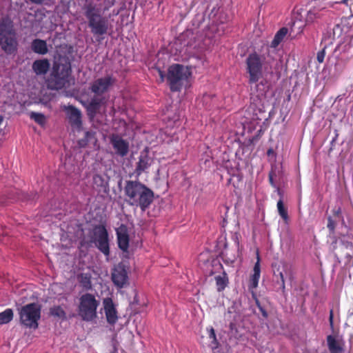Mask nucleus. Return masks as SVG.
<instances>
[{
    "label": "nucleus",
    "mask_w": 353,
    "mask_h": 353,
    "mask_svg": "<svg viewBox=\"0 0 353 353\" xmlns=\"http://www.w3.org/2000/svg\"><path fill=\"white\" fill-rule=\"evenodd\" d=\"M273 59L269 47H266L260 53L250 54L245 61L249 83H256L263 77V72H269Z\"/></svg>",
    "instance_id": "1"
},
{
    "label": "nucleus",
    "mask_w": 353,
    "mask_h": 353,
    "mask_svg": "<svg viewBox=\"0 0 353 353\" xmlns=\"http://www.w3.org/2000/svg\"><path fill=\"white\" fill-rule=\"evenodd\" d=\"M127 202L144 211L153 200V192L145 185L137 181H127L124 188Z\"/></svg>",
    "instance_id": "2"
},
{
    "label": "nucleus",
    "mask_w": 353,
    "mask_h": 353,
    "mask_svg": "<svg viewBox=\"0 0 353 353\" xmlns=\"http://www.w3.org/2000/svg\"><path fill=\"white\" fill-rule=\"evenodd\" d=\"M326 8L327 3L325 0H317L315 1L314 6L307 13L299 10L294 12L291 26L292 32L295 35L301 34L305 26L320 18L322 16L321 12Z\"/></svg>",
    "instance_id": "3"
},
{
    "label": "nucleus",
    "mask_w": 353,
    "mask_h": 353,
    "mask_svg": "<svg viewBox=\"0 0 353 353\" xmlns=\"http://www.w3.org/2000/svg\"><path fill=\"white\" fill-rule=\"evenodd\" d=\"M85 16L88 20V26L94 35H103L109 29L108 21L103 17L96 6L92 3L84 6Z\"/></svg>",
    "instance_id": "4"
},
{
    "label": "nucleus",
    "mask_w": 353,
    "mask_h": 353,
    "mask_svg": "<svg viewBox=\"0 0 353 353\" xmlns=\"http://www.w3.org/2000/svg\"><path fill=\"white\" fill-rule=\"evenodd\" d=\"M191 75L188 67L179 64L171 65L168 72V80L172 91H179L186 85L188 79Z\"/></svg>",
    "instance_id": "5"
},
{
    "label": "nucleus",
    "mask_w": 353,
    "mask_h": 353,
    "mask_svg": "<svg viewBox=\"0 0 353 353\" xmlns=\"http://www.w3.org/2000/svg\"><path fill=\"white\" fill-rule=\"evenodd\" d=\"M0 45L7 53H12L16 49L15 33L9 19H3L0 22Z\"/></svg>",
    "instance_id": "6"
},
{
    "label": "nucleus",
    "mask_w": 353,
    "mask_h": 353,
    "mask_svg": "<svg viewBox=\"0 0 353 353\" xmlns=\"http://www.w3.org/2000/svg\"><path fill=\"white\" fill-rule=\"evenodd\" d=\"M99 301L95 296L90 293H85L79 298V315L86 321H91L97 317V310Z\"/></svg>",
    "instance_id": "7"
},
{
    "label": "nucleus",
    "mask_w": 353,
    "mask_h": 353,
    "mask_svg": "<svg viewBox=\"0 0 353 353\" xmlns=\"http://www.w3.org/2000/svg\"><path fill=\"white\" fill-rule=\"evenodd\" d=\"M71 72L70 64H55L53 72L49 80V85L53 90H59L69 84V78Z\"/></svg>",
    "instance_id": "8"
},
{
    "label": "nucleus",
    "mask_w": 353,
    "mask_h": 353,
    "mask_svg": "<svg viewBox=\"0 0 353 353\" xmlns=\"http://www.w3.org/2000/svg\"><path fill=\"white\" fill-rule=\"evenodd\" d=\"M21 324L27 327L36 329L41 317V307L37 303H30L23 306L19 310Z\"/></svg>",
    "instance_id": "9"
},
{
    "label": "nucleus",
    "mask_w": 353,
    "mask_h": 353,
    "mask_svg": "<svg viewBox=\"0 0 353 353\" xmlns=\"http://www.w3.org/2000/svg\"><path fill=\"white\" fill-rule=\"evenodd\" d=\"M335 54L337 61L334 65V70L337 74L343 70L345 64L352 57V46L350 43H342L338 45L335 49Z\"/></svg>",
    "instance_id": "10"
},
{
    "label": "nucleus",
    "mask_w": 353,
    "mask_h": 353,
    "mask_svg": "<svg viewBox=\"0 0 353 353\" xmlns=\"http://www.w3.org/2000/svg\"><path fill=\"white\" fill-rule=\"evenodd\" d=\"M92 241L101 252L106 256L109 255L108 234L105 227L99 225L94 228Z\"/></svg>",
    "instance_id": "11"
},
{
    "label": "nucleus",
    "mask_w": 353,
    "mask_h": 353,
    "mask_svg": "<svg viewBox=\"0 0 353 353\" xmlns=\"http://www.w3.org/2000/svg\"><path fill=\"white\" fill-rule=\"evenodd\" d=\"M291 276V267L285 263H281L278 265L277 268L274 270V278L276 284L282 292H284L285 289V279L290 278Z\"/></svg>",
    "instance_id": "12"
},
{
    "label": "nucleus",
    "mask_w": 353,
    "mask_h": 353,
    "mask_svg": "<svg viewBox=\"0 0 353 353\" xmlns=\"http://www.w3.org/2000/svg\"><path fill=\"white\" fill-rule=\"evenodd\" d=\"M63 110L65 112L66 118L68 120L73 130L79 131L81 129V112L73 105H63Z\"/></svg>",
    "instance_id": "13"
},
{
    "label": "nucleus",
    "mask_w": 353,
    "mask_h": 353,
    "mask_svg": "<svg viewBox=\"0 0 353 353\" xmlns=\"http://www.w3.org/2000/svg\"><path fill=\"white\" fill-rule=\"evenodd\" d=\"M114 82L110 75L97 79L90 85V90L97 96H99L109 90Z\"/></svg>",
    "instance_id": "14"
},
{
    "label": "nucleus",
    "mask_w": 353,
    "mask_h": 353,
    "mask_svg": "<svg viewBox=\"0 0 353 353\" xmlns=\"http://www.w3.org/2000/svg\"><path fill=\"white\" fill-rule=\"evenodd\" d=\"M327 345L330 353H343L344 352L345 341L340 336H327Z\"/></svg>",
    "instance_id": "15"
},
{
    "label": "nucleus",
    "mask_w": 353,
    "mask_h": 353,
    "mask_svg": "<svg viewBox=\"0 0 353 353\" xmlns=\"http://www.w3.org/2000/svg\"><path fill=\"white\" fill-rule=\"evenodd\" d=\"M110 143L115 150L117 154L124 157L128 153L129 143L117 134H113L110 137Z\"/></svg>",
    "instance_id": "16"
},
{
    "label": "nucleus",
    "mask_w": 353,
    "mask_h": 353,
    "mask_svg": "<svg viewBox=\"0 0 353 353\" xmlns=\"http://www.w3.org/2000/svg\"><path fill=\"white\" fill-rule=\"evenodd\" d=\"M103 308L110 324H114L118 320L117 312L111 298H105L103 301Z\"/></svg>",
    "instance_id": "17"
},
{
    "label": "nucleus",
    "mask_w": 353,
    "mask_h": 353,
    "mask_svg": "<svg viewBox=\"0 0 353 353\" xmlns=\"http://www.w3.org/2000/svg\"><path fill=\"white\" fill-rule=\"evenodd\" d=\"M112 281L119 288H123L128 281V275L125 269L122 265H118L112 272Z\"/></svg>",
    "instance_id": "18"
},
{
    "label": "nucleus",
    "mask_w": 353,
    "mask_h": 353,
    "mask_svg": "<svg viewBox=\"0 0 353 353\" xmlns=\"http://www.w3.org/2000/svg\"><path fill=\"white\" fill-rule=\"evenodd\" d=\"M118 245L121 250L127 251L129 246V236L128 228L125 225H121L117 229Z\"/></svg>",
    "instance_id": "19"
},
{
    "label": "nucleus",
    "mask_w": 353,
    "mask_h": 353,
    "mask_svg": "<svg viewBox=\"0 0 353 353\" xmlns=\"http://www.w3.org/2000/svg\"><path fill=\"white\" fill-rule=\"evenodd\" d=\"M152 163L153 159L148 155L147 152H141L136 168L137 174L139 175L147 170Z\"/></svg>",
    "instance_id": "20"
},
{
    "label": "nucleus",
    "mask_w": 353,
    "mask_h": 353,
    "mask_svg": "<svg viewBox=\"0 0 353 353\" xmlns=\"http://www.w3.org/2000/svg\"><path fill=\"white\" fill-rule=\"evenodd\" d=\"M50 67V61L46 59H43L34 61L32 68L37 75H43L48 72Z\"/></svg>",
    "instance_id": "21"
},
{
    "label": "nucleus",
    "mask_w": 353,
    "mask_h": 353,
    "mask_svg": "<svg viewBox=\"0 0 353 353\" xmlns=\"http://www.w3.org/2000/svg\"><path fill=\"white\" fill-rule=\"evenodd\" d=\"M31 49L34 53L42 55L47 54L48 52L46 41L39 39H35L32 41Z\"/></svg>",
    "instance_id": "22"
},
{
    "label": "nucleus",
    "mask_w": 353,
    "mask_h": 353,
    "mask_svg": "<svg viewBox=\"0 0 353 353\" xmlns=\"http://www.w3.org/2000/svg\"><path fill=\"white\" fill-rule=\"evenodd\" d=\"M259 256L257 255V261L255 263L253 269V274L250 278V287L252 288H255L257 287L259 283V280L260 278L261 270H260V261Z\"/></svg>",
    "instance_id": "23"
},
{
    "label": "nucleus",
    "mask_w": 353,
    "mask_h": 353,
    "mask_svg": "<svg viewBox=\"0 0 353 353\" xmlns=\"http://www.w3.org/2000/svg\"><path fill=\"white\" fill-rule=\"evenodd\" d=\"M261 121V119L255 114L250 120H245L242 123L243 128L248 129L249 132H251L256 128V125H259Z\"/></svg>",
    "instance_id": "24"
},
{
    "label": "nucleus",
    "mask_w": 353,
    "mask_h": 353,
    "mask_svg": "<svg viewBox=\"0 0 353 353\" xmlns=\"http://www.w3.org/2000/svg\"><path fill=\"white\" fill-rule=\"evenodd\" d=\"M287 33V28H282L281 29H280L275 34L271 43L270 47L272 48H276L279 45V43L283 41V38L285 37Z\"/></svg>",
    "instance_id": "25"
},
{
    "label": "nucleus",
    "mask_w": 353,
    "mask_h": 353,
    "mask_svg": "<svg viewBox=\"0 0 353 353\" xmlns=\"http://www.w3.org/2000/svg\"><path fill=\"white\" fill-rule=\"evenodd\" d=\"M14 316L13 311L12 309H6L0 313V325L7 324L10 322Z\"/></svg>",
    "instance_id": "26"
},
{
    "label": "nucleus",
    "mask_w": 353,
    "mask_h": 353,
    "mask_svg": "<svg viewBox=\"0 0 353 353\" xmlns=\"http://www.w3.org/2000/svg\"><path fill=\"white\" fill-rule=\"evenodd\" d=\"M218 291H222L227 286L228 280L225 274L215 277Z\"/></svg>",
    "instance_id": "27"
},
{
    "label": "nucleus",
    "mask_w": 353,
    "mask_h": 353,
    "mask_svg": "<svg viewBox=\"0 0 353 353\" xmlns=\"http://www.w3.org/2000/svg\"><path fill=\"white\" fill-rule=\"evenodd\" d=\"M102 101L98 97L92 99L88 105V110L91 113H94L99 108Z\"/></svg>",
    "instance_id": "28"
},
{
    "label": "nucleus",
    "mask_w": 353,
    "mask_h": 353,
    "mask_svg": "<svg viewBox=\"0 0 353 353\" xmlns=\"http://www.w3.org/2000/svg\"><path fill=\"white\" fill-rule=\"evenodd\" d=\"M50 313L52 316L57 317L59 319H65V312L62 307L60 306L52 307L50 310Z\"/></svg>",
    "instance_id": "29"
},
{
    "label": "nucleus",
    "mask_w": 353,
    "mask_h": 353,
    "mask_svg": "<svg viewBox=\"0 0 353 353\" xmlns=\"http://www.w3.org/2000/svg\"><path fill=\"white\" fill-rule=\"evenodd\" d=\"M209 339L210 340L211 345L212 348H217L219 345L218 341L216 339L215 331L212 327H207Z\"/></svg>",
    "instance_id": "30"
},
{
    "label": "nucleus",
    "mask_w": 353,
    "mask_h": 353,
    "mask_svg": "<svg viewBox=\"0 0 353 353\" xmlns=\"http://www.w3.org/2000/svg\"><path fill=\"white\" fill-rule=\"evenodd\" d=\"M277 209L279 215L285 222H287L288 220V212L284 207L282 199H279V201L277 202Z\"/></svg>",
    "instance_id": "31"
},
{
    "label": "nucleus",
    "mask_w": 353,
    "mask_h": 353,
    "mask_svg": "<svg viewBox=\"0 0 353 353\" xmlns=\"http://www.w3.org/2000/svg\"><path fill=\"white\" fill-rule=\"evenodd\" d=\"M30 117L32 119L34 120L35 122L40 125H43L46 123V117L41 113L31 112L30 113Z\"/></svg>",
    "instance_id": "32"
},
{
    "label": "nucleus",
    "mask_w": 353,
    "mask_h": 353,
    "mask_svg": "<svg viewBox=\"0 0 353 353\" xmlns=\"http://www.w3.org/2000/svg\"><path fill=\"white\" fill-rule=\"evenodd\" d=\"M325 56V48L317 53L316 59L319 63H323Z\"/></svg>",
    "instance_id": "33"
},
{
    "label": "nucleus",
    "mask_w": 353,
    "mask_h": 353,
    "mask_svg": "<svg viewBox=\"0 0 353 353\" xmlns=\"http://www.w3.org/2000/svg\"><path fill=\"white\" fill-rule=\"evenodd\" d=\"M327 228L333 231L334 229V223L332 221L331 218L328 219V223H327Z\"/></svg>",
    "instance_id": "34"
},
{
    "label": "nucleus",
    "mask_w": 353,
    "mask_h": 353,
    "mask_svg": "<svg viewBox=\"0 0 353 353\" xmlns=\"http://www.w3.org/2000/svg\"><path fill=\"white\" fill-rule=\"evenodd\" d=\"M92 136H93V134L92 132H85V137L88 140H90Z\"/></svg>",
    "instance_id": "35"
},
{
    "label": "nucleus",
    "mask_w": 353,
    "mask_h": 353,
    "mask_svg": "<svg viewBox=\"0 0 353 353\" xmlns=\"http://www.w3.org/2000/svg\"><path fill=\"white\" fill-rule=\"evenodd\" d=\"M159 76H160V78H161V81H164V74H163V72L159 70Z\"/></svg>",
    "instance_id": "36"
},
{
    "label": "nucleus",
    "mask_w": 353,
    "mask_h": 353,
    "mask_svg": "<svg viewBox=\"0 0 353 353\" xmlns=\"http://www.w3.org/2000/svg\"><path fill=\"white\" fill-rule=\"evenodd\" d=\"M90 286H91V285H90V281L88 279V280H87V281H86V283H85V284H84V287H85V288H90Z\"/></svg>",
    "instance_id": "37"
},
{
    "label": "nucleus",
    "mask_w": 353,
    "mask_h": 353,
    "mask_svg": "<svg viewBox=\"0 0 353 353\" xmlns=\"http://www.w3.org/2000/svg\"><path fill=\"white\" fill-rule=\"evenodd\" d=\"M31 2L37 4L41 3L43 0H30Z\"/></svg>",
    "instance_id": "38"
},
{
    "label": "nucleus",
    "mask_w": 353,
    "mask_h": 353,
    "mask_svg": "<svg viewBox=\"0 0 353 353\" xmlns=\"http://www.w3.org/2000/svg\"><path fill=\"white\" fill-rule=\"evenodd\" d=\"M332 319H333V312H332V310H331L330 314V321L331 324L332 323Z\"/></svg>",
    "instance_id": "39"
},
{
    "label": "nucleus",
    "mask_w": 353,
    "mask_h": 353,
    "mask_svg": "<svg viewBox=\"0 0 353 353\" xmlns=\"http://www.w3.org/2000/svg\"><path fill=\"white\" fill-rule=\"evenodd\" d=\"M270 181L272 184H273V180L271 176H270Z\"/></svg>",
    "instance_id": "40"
},
{
    "label": "nucleus",
    "mask_w": 353,
    "mask_h": 353,
    "mask_svg": "<svg viewBox=\"0 0 353 353\" xmlns=\"http://www.w3.org/2000/svg\"><path fill=\"white\" fill-rule=\"evenodd\" d=\"M3 121V117L0 116V124L2 123Z\"/></svg>",
    "instance_id": "41"
}]
</instances>
